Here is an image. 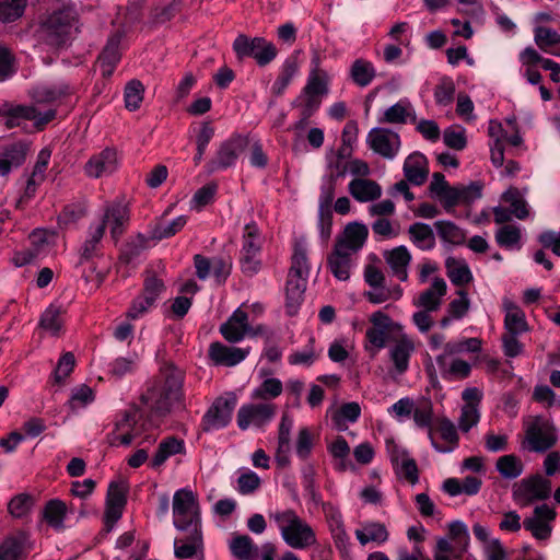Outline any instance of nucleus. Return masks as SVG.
I'll use <instances>...</instances> for the list:
<instances>
[{"instance_id": "4", "label": "nucleus", "mask_w": 560, "mask_h": 560, "mask_svg": "<svg viewBox=\"0 0 560 560\" xmlns=\"http://www.w3.org/2000/svg\"><path fill=\"white\" fill-rule=\"evenodd\" d=\"M524 432L522 446L529 452L544 453L553 447L558 441L555 424L542 416L528 418L524 422Z\"/></svg>"}, {"instance_id": "9", "label": "nucleus", "mask_w": 560, "mask_h": 560, "mask_svg": "<svg viewBox=\"0 0 560 560\" xmlns=\"http://www.w3.org/2000/svg\"><path fill=\"white\" fill-rule=\"evenodd\" d=\"M30 247L16 252L13 256V262L18 267L25 266L36 259L46 256L55 245L56 233L37 229L30 234Z\"/></svg>"}, {"instance_id": "50", "label": "nucleus", "mask_w": 560, "mask_h": 560, "mask_svg": "<svg viewBox=\"0 0 560 560\" xmlns=\"http://www.w3.org/2000/svg\"><path fill=\"white\" fill-rule=\"evenodd\" d=\"M329 453L336 460V468L340 471H345L352 468L353 465L349 460L350 446L345 438L338 436L328 447Z\"/></svg>"}, {"instance_id": "45", "label": "nucleus", "mask_w": 560, "mask_h": 560, "mask_svg": "<svg viewBox=\"0 0 560 560\" xmlns=\"http://www.w3.org/2000/svg\"><path fill=\"white\" fill-rule=\"evenodd\" d=\"M502 200L509 203V209L518 220H525L529 215L526 200L516 187H510L502 194Z\"/></svg>"}, {"instance_id": "51", "label": "nucleus", "mask_w": 560, "mask_h": 560, "mask_svg": "<svg viewBox=\"0 0 560 560\" xmlns=\"http://www.w3.org/2000/svg\"><path fill=\"white\" fill-rule=\"evenodd\" d=\"M67 513L66 504L60 500H50L44 509L43 516L45 521L55 529L63 528V520Z\"/></svg>"}, {"instance_id": "7", "label": "nucleus", "mask_w": 560, "mask_h": 560, "mask_svg": "<svg viewBox=\"0 0 560 560\" xmlns=\"http://www.w3.org/2000/svg\"><path fill=\"white\" fill-rule=\"evenodd\" d=\"M233 50L237 59L254 58L258 66L270 63L278 54L276 46L264 37H249L238 34L233 42Z\"/></svg>"}, {"instance_id": "17", "label": "nucleus", "mask_w": 560, "mask_h": 560, "mask_svg": "<svg viewBox=\"0 0 560 560\" xmlns=\"http://www.w3.org/2000/svg\"><path fill=\"white\" fill-rule=\"evenodd\" d=\"M129 209L122 201H114L107 203L104 208V214L97 223H104V230L106 225H110V235L115 242L124 234L126 225L129 222Z\"/></svg>"}, {"instance_id": "63", "label": "nucleus", "mask_w": 560, "mask_h": 560, "mask_svg": "<svg viewBox=\"0 0 560 560\" xmlns=\"http://www.w3.org/2000/svg\"><path fill=\"white\" fill-rule=\"evenodd\" d=\"M217 190L218 186L214 183L202 186L192 196L190 200V208L200 211L205 206L213 201Z\"/></svg>"}, {"instance_id": "10", "label": "nucleus", "mask_w": 560, "mask_h": 560, "mask_svg": "<svg viewBox=\"0 0 560 560\" xmlns=\"http://www.w3.org/2000/svg\"><path fill=\"white\" fill-rule=\"evenodd\" d=\"M277 407L272 402H249L241 406L236 415V422L241 430L249 427L264 428L275 418Z\"/></svg>"}, {"instance_id": "21", "label": "nucleus", "mask_w": 560, "mask_h": 560, "mask_svg": "<svg viewBox=\"0 0 560 560\" xmlns=\"http://www.w3.org/2000/svg\"><path fill=\"white\" fill-rule=\"evenodd\" d=\"M249 331L248 315L241 308L235 310L230 318L220 326V332L224 339L232 343L244 339Z\"/></svg>"}, {"instance_id": "22", "label": "nucleus", "mask_w": 560, "mask_h": 560, "mask_svg": "<svg viewBox=\"0 0 560 560\" xmlns=\"http://www.w3.org/2000/svg\"><path fill=\"white\" fill-rule=\"evenodd\" d=\"M187 536L175 538L174 555L179 559L203 556V538L201 529L186 530Z\"/></svg>"}, {"instance_id": "3", "label": "nucleus", "mask_w": 560, "mask_h": 560, "mask_svg": "<svg viewBox=\"0 0 560 560\" xmlns=\"http://www.w3.org/2000/svg\"><path fill=\"white\" fill-rule=\"evenodd\" d=\"M284 542L294 549H305L316 544V535L308 523L292 509L270 513Z\"/></svg>"}, {"instance_id": "35", "label": "nucleus", "mask_w": 560, "mask_h": 560, "mask_svg": "<svg viewBox=\"0 0 560 560\" xmlns=\"http://www.w3.org/2000/svg\"><path fill=\"white\" fill-rule=\"evenodd\" d=\"M293 427V419L288 415L283 413L278 430V447L276 459L279 465L287 466L289 464L290 454V436Z\"/></svg>"}, {"instance_id": "52", "label": "nucleus", "mask_w": 560, "mask_h": 560, "mask_svg": "<svg viewBox=\"0 0 560 560\" xmlns=\"http://www.w3.org/2000/svg\"><path fill=\"white\" fill-rule=\"evenodd\" d=\"M62 313L61 306L50 305L40 317V327L52 336H57L63 325Z\"/></svg>"}, {"instance_id": "41", "label": "nucleus", "mask_w": 560, "mask_h": 560, "mask_svg": "<svg viewBox=\"0 0 560 560\" xmlns=\"http://www.w3.org/2000/svg\"><path fill=\"white\" fill-rule=\"evenodd\" d=\"M436 429L440 432L441 438L451 445L447 447L439 445L433 439L432 429H430L429 438L432 446L440 453L452 452L458 445V434L454 423L451 420L443 418L439 421Z\"/></svg>"}, {"instance_id": "5", "label": "nucleus", "mask_w": 560, "mask_h": 560, "mask_svg": "<svg viewBox=\"0 0 560 560\" xmlns=\"http://www.w3.org/2000/svg\"><path fill=\"white\" fill-rule=\"evenodd\" d=\"M173 524L180 532L201 529L199 503L191 490L179 489L174 493Z\"/></svg>"}, {"instance_id": "11", "label": "nucleus", "mask_w": 560, "mask_h": 560, "mask_svg": "<svg viewBox=\"0 0 560 560\" xmlns=\"http://www.w3.org/2000/svg\"><path fill=\"white\" fill-rule=\"evenodd\" d=\"M366 144L380 156L393 160L399 153L401 147L400 136L388 128H372L366 136Z\"/></svg>"}, {"instance_id": "36", "label": "nucleus", "mask_w": 560, "mask_h": 560, "mask_svg": "<svg viewBox=\"0 0 560 560\" xmlns=\"http://www.w3.org/2000/svg\"><path fill=\"white\" fill-rule=\"evenodd\" d=\"M410 242L421 250H431L435 247V235L432 228L422 222H416L408 228Z\"/></svg>"}, {"instance_id": "42", "label": "nucleus", "mask_w": 560, "mask_h": 560, "mask_svg": "<svg viewBox=\"0 0 560 560\" xmlns=\"http://www.w3.org/2000/svg\"><path fill=\"white\" fill-rule=\"evenodd\" d=\"M376 77V70L369 60L355 59L350 67V78L360 88H365L372 83Z\"/></svg>"}, {"instance_id": "64", "label": "nucleus", "mask_w": 560, "mask_h": 560, "mask_svg": "<svg viewBox=\"0 0 560 560\" xmlns=\"http://www.w3.org/2000/svg\"><path fill=\"white\" fill-rule=\"evenodd\" d=\"M94 398L95 397L92 388L88 385H81L72 390L68 404L70 409L74 411L77 409L86 407L94 400Z\"/></svg>"}, {"instance_id": "32", "label": "nucleus", "mask_w": 560, "mask_h": 560, "mask_svg": "<svg viewBox=\"0 0 560 560\" xmlns=\"http://www.w3.org/2000/svg\"><path fill=\"white\" fill-rule=\"evenodd\" d=\"M417 121V115L411 103L408 100H400L396 104L388 107L383 116L378 119L382 124H406L407 120Z\"/></svg>"}, {"instance_id": "48", "label": "nucleus", "mask_w": 560, "mask_h": 560, "mask_svg": "<svg viewBox=\"0 0 560 560\" xmlns=\"http://www.w3.org/2000/svg\"><path fill=\"white\" fill-rule=\"evenodd\" d=\"M283 386L280 380L270 377L266 378L259 386L253 389L250 397L260 402H268L281 395Z\"/></svg>"}, {"instance_id": "55", "label": "nucleus", "mask_w": 560, "mask_h": 560, "mask_svg": "<svg viewBox=\"0 0 560 560\" xmlns=\"http://www.w3.org/2000/svg\"><path fill=\"white\" fill-rule=\"evenodd\" d=\"M442 377L447 380H463L469 376L471 365L460 359H454L451 362H446V366H439Z\"/></svg>"}, {"instance_id": "44", "label": "nucleus", "mask_w": 560, "mask_h": 560, "mask_svg": "<svg viewBox=\"0 0 560 560\" xmlns=\"http://www.w3.org/2000/svg\"><path fill=\"white\" fill-rule=\"evenodd\" d=\"M70 94L69 85L60 83L58 85H40L32 91V98L37 104L52 103Z\"/></svg>"}, {"instance_id": "13", "label": "nucleus", "mask_w": 560, "mask_h": 560, "mask_svg": "<svg viewBox=\"0 0 560 560\" xmlns=\"http://www.w3.org/2000/svg\"><path fill=\"white\" fill-rule=\"evenodd\" d=\"M551 493L550 480L540 475L523 479L514 489V499L522 505L527 506L535 501L549 498Z\"/></svg>"}, {"instance_id": "56", "label": "nucleus", "mask_w": 560, "mask_h": 560, "mask_svg": "<svg viewBox=\"0 0 560 560\" xmlns=\"http://www.w3.org/2000/svg\"><path fill=\"white\" fill-rule=\"evenodd\" d=\"M413 421L419 428L431 429L433 420V407L429 399L419 400L412 411Z\"/></svg>"}, {"instance_id": "20", "label": "nucleus", "mask_w": 560, "mask_h": 560, "mask_svg": "<svg viewBox=\"0 0 560 560\" xmlns=\"http://www.w3.org/2000/svg\"><path fill=\"white\" fill-rule=\"evenodd\" d=\"M368 236L369 229L365 224L351 222L346 225L335 246L341 245L343 250L354 255L363 247Z\"/></svg>"}, {"instance_id": "31", "label": "nucleus", "mask_w": 560, "mask_h": 560, "mask_svg": "<svg viewBox=\"0 0 560 560\" xmlns=\"http://www.w3.org/2000/svg\"><path fill=\"white\" fill-rule=\"evenodd\" d=\"M503 310L505 312L504 328L506 334L521 335L528 330L525 313L515 303L504 299Z\"/></svg>"}, {"instance_id": "19", "label": "nucleus", "mask_w": 560, "mask_h": 560, "mask_svg": "<svg viewBox=\"0 0 560 560\" xmlns=\"http://www.w3.org/2000/svg\"><path fill=\"white\" fill-rule=\"evenodd\" d=\"M250 348L229 347L219 341L209 347V358L215 365L234 366L248 355Z\"/></svg>"}, {"instance_id": "6", "label": "nucleus", "mask_w": 560, "mask_h": 560, "mask_svg": "<svg viewBox=\"0 0 560 560\" xmlns=\"http://www.w3.org/2000/svg\"><path fill=\"white\" fill-rule=\"evenodd\" d=\"M77 12L67 7L54 11L42 25L45 40L54 46H60L69 40L77 31Z\"/></svg>"}, {"instance_id": "60", "label": "nucleus", "mask_w": 560, "mask_h": 560, "mask_svg": "<svg viewBox=\"0 0 560 560\" xmlns=\"http://www.w3.org/2000/svg\"><path fill=\"white\" fill-rule=\"evenodd\" d=\"M434 226L439 236L445 242L460 244L464 240L462 230L451 221H436Z\"/></svg>"}, {"instance_id": "58", "label": "nucleus", "mask_w": 560, "mask_h": 560, "mask_svg": "<svg viewBox=\"0 0 560 560\" xmlns=\"http://www.w3.org/2000/svg\"><path fill=\"white\" fill-rule=\"evenodd\" d=\"M144 88L138 80H131L125 88V105L129 110H136L143 101Z\"/></svg>"}, {"instance_id": "47", "label": "nucleus", "mask_w": 560, "mask_h": 560, "mask_svg": "<svg viewBox=\"0 0 560 560\" xmlns=\"http://www.w3.org/2000/svg\"><path fill=\"white\" fill-rule=\"evenodd\" d=\"M26 539L24 533L7 538L0 545V560H21Z\"/></svg>"}, {"instance_id": "38", "label": "nucleus", "mask_w": 560, "mask_h": 560, "mask_svg": "<svg viewBox=\"0 0 560 560\" xmlns=\"http://www.w3.org/2000/svg\"><path fill=\"white\" fill-rule=\"evenodd\" d=\"M446 275L455 285H464L472 280V273L465 259L447 257L445 260Z\"/></svg>"}, {"instance_id": "43", "label": "nucleus", "mask_w": 560, "mask_h": 560, "mask_svg": "<svg viewBox=\"0 0 560 560\" xmlns=\"http://www.w3.org/2000/svg\"><path fill=\"white\" fill-rule=\"evenodd\" d=\"M495 242L505 249H520L522 247V230L515 224H504L495 232Z\"/></svg>"}, {"instance_id": "37", "label": "nucleus", "mask_w": 560, "mask_h": 560, "mask_svg": "<svg viewBox=\"0 0 560 560\" xmlns=\"http://www.w3.org/2000/svg\"><path fill=\"white\" fill-rule=\"evenodd\" d=\"M534 35L535 43L541 50L560 57V34L556 30L537 26Z\"/></svg>"}, {"instance_id": "2", "label": "nucleus", "mask_w": 560, "mask_h": 560, "mask_svg": "<svg viewBox=\"0 0 560 560\" xmlns=\"http://www.w3.org/2000/svg\"><path fill=\"white\" fill-rule=\"evenodd\" d=\"M308 248L304 237L296 238L293 244L291 266L285 282V313L289 316L298 314L304 300V293L311 271Z\"/></svg>"}, {"instance_id": "27", "label": "nucleus", "mask_w": 560, "mask_h": 560, "mask_svg": "<svg viewBox=\"0 0 560 560\" xmlns=\"http://www.w3.org/2000/svg\"><path fill=\"white\" fill-rule=\"evenodd\" d=\"M352 256L353 254L343 250L341 245L334 247V250L327 258V265L336 279L346 281L350 278Z\"/></svg>"}, {"instance_id": "25", "label": "nucleus", "mask_w": 560, "mask_h": 560, "mask_svg": "<svg viewBox=\"0 0 560 560\" xmlns=\"http://www.w3.org/2000/svg\"><path fill=\"white\" fill-rule=\"evenodd\" d=\"M447 284L443 278L436 277L433 279L430 288L422 291L415 305L422 307L427 311L435 312L442 304V298L446 294Z\"/></svg>"}, {"instance_id": "59", "label": "nucleus", "mask_w": 560, "mask_h": 560, "mask_svg": "<svg viewBox=\"0 0 560 560\" xmlns=\"http://www.w3.org/2000/svg\"><path fill=\"white\" fill-rule=\"evenodd\" d=\"M261 237L255 222L247 223L244 228L242 252L260 253Z\"/></svg>"}, {"instance_id": "16", "label": "nucleus", "mask_w": 560, "mask_h": 560, "mask_svg": "<svg viewBox=\"0 0 560 560\" xmlns=\"http://www.w3.org/2000/svg\"><path fill=\"white\" fill-rule=\"evenodd\" d=\"M416 351V345L411 337L401 334L388 348V358L393 363L392 374L404 375L409 369L410 358Z\"/></svg>"}, {"instance_id": "23", "label": "nucleus", "mask_w": 560, "mask_h": 560, "mask_svg": "<svg viewBox=\"0 0 560 560\" xmlns=\"http://www.w3.org/2000/svg\"><path fill=\"white\" fill-rule=\"evenodd\" d=\"M122 39V33L116 31L112 34L104 47L102 54L98 57V65L104 77H109L114 72L116 65L120 60L119 46Z\"/></svg>"}, {"instance_id": "28", "label": "nucleus", "mask_w": 560, "mask_h": 560, "mask_svg": "<svg viewBox=\"0 0 560 560\" xmlns=\"http://www.w3.org/2000/svg\"><path fill=\"white\" fill-rule=\"evenodd\" d=\"M404 174L406 179L417 186L422 185L429 175L428 161L421 153L410 154L404 163Z\"/></svg>"}, {"instance_id": "1", "label": "nucleus", "mask_w": 560, "mask_h": 560, "mask_svg": "<svg viewBox=\"0 0 560 560\" xmlns=\"http://www.w3.org/2000/svg\"><path fill=\"white\" fill-rule=\"evenodd\" d=\"M185 373L173 362H163L159 373L148 382L147 390L141 395L142 410L164 417L183 406V385Z\"/></svg>"}, {"instance_id": "30", "label": "nucleus", "mask_w": 560, "mask_h": 560, "mask_svg": "<svg viewBox=\"0 0 560 560\" xmlns=\"http://www.w3.org/2000/svg\"><path fill=\"white\" fill-rule=\"evenodd\" d=\"M346 175V167L338 170L336 174L324 177L318 199V215H331V205L335 198L336 182Z\"/></svg>"}, {"instance_id": "46", "label": "nucleus", "mask_w": 560, "mask_h": 560, "mask_svg": "<svg viewBox=\"0 0 560 560\" xmlns=\"http://www.w3.org/2000/svg\"><path fill=\"white\" fill-rule=\"evenodd\" d=\"M495 468L501 477L512 480L523 474L524 464L515 454H508L497 459Z\"/></svg>"}, {"instance_id": "34", "label": "nucleus", "mask_w": 560, "mask_h": 560, "mask_svg": "<svg viewBox=\"0 0 560 560\" xmlns=\"http://www.w3.org/2000/svg\"><path fill=\"white\" fill-rule=\"evenodd\" d=\"M384 258L392 269L394 276L400 281L408 278L407 267L411 260L410 253L406 246H398L384 253Z\"/></svg>"}, {"instance_id": "62", "label": "nucleus", "mask_w": 560, "mask_h": 560, "mask_svg": "<svg viewBox=\"0 0 560 560\" xmlns=\"http://www.w3.org/2000/svg\"><path fill=\"white\" fill-rule=\"evenodd\" d=\"M27 0H3L0 3V18L4 22H12L22 16Z\"/></svg>"}, {"instance_id": "18", "label": "nucleus", "mask_w": 560, "mask_h": 560, "mask_svg": "<svg viewBox=\"0 0 560 560\" xmlns=\"http://www.w3.org/2000/svg\"><path fill=\"white\" fill-rule=\"evenodd\" d=\"M118 167L117 151L106 148L98 154L93 155L84 166V172L89 177L100 178L113 174Z\"/></svg>"}, {"instance_id": "29", "label": "nucleus", "mask_w": 560, "mask_h": 560, "mask_svg": "<svg viewBox=\"0 0 560 560\" xmlns=\"http://www.w3.org/2000/svg\"><path fill=\"white\" fill-rule=\"evenodd\" d=\"M185 453V442L176 436H166L158 445L150 466L153 469L161 467L171 456Z\"/></svg>"}, {"instance_id": "49", "label": "nucleus", "mask_w": 560, "mask_h": 560, "mask_svg": "<svg viewBox=\"0 0 560 560\" xmlns=\"http://www.w3.org/2000/svg\"><path fill=\"white\" fill-rule=\"evenodd\" d=\"M232 555L240 560H249L258 551L257 546L248 535H237L230 541Z\"/></svg>"}, {"instance_id": "33", "label": "nucleus", "mask_w": 560, "mask_h": 560, "mask_svg": "<svg viewBox=\"0 0 560 560\" xmlns=\"http://www.w3.org/2000/svg\"><path fill=\"white\" fill-rule=\"evenodd\" d=\"M350 195L360 202L378 199L382 195L381 186L371 179L354 178L349 183Z\"/></svg>"}, {"instance_id": "57", "label": "nucleus", "mask_w": 560, "mask_h": 560, "mask_svg": "<svg viewBox=\"0 0 560 560\" xmlns=\"http://www.w3.org/2000/svg\"><path fill=\"white\" fill-rule=\"evenodd\" d=\"M165 291V284L162 279H159L156 275L147 270L144 272L143 290L142 294L145 298H150L151 302L155 304L159 296Z\"/></svg>"}, {"instance_id": "26", "label": "nucleus", "mask_w": 560, "mask_h": 560, "mask_svg": "<svg viewBox=\"0 0 560 560\" xmlns=\"http://www.w3.org/2000/svg\"><path fill=\"white\" fill-rule=\"evenodd\" d=\"M104 235V223L95 222L89 225L86 238L80 248L81 262L88 261L100 255Z\"/></svg>"}, {"instance_id": "14", "label": "nucleus", "mask_w": 560, "mask_h": 560, "mask_svg": "<svg viewBox=\"0 0 560 560\" xmlns=\"http://www.w3.org/2000/svg\"><path fill=\"white\" fill-rule=\"evenodd\" d=\"M235 406V396H231L230 398H217L202 418L201 425L203 431L209 432L226 427L232 419Z\"/></svg>"}, {"instance_id": "53", "label": "nucleus", "mask_w": 560, "mask_h": 560, "mask_svg": "<svg viewBox=\"0 0 560 560\" xmlns=\"http://www.w3.org/2000/svg\"><path fill=\"white\" fill-rule=\"evenodd\" d=\"M455 83L450 77H442L434 89V100L439 106H448L455 96Z\"/></svg>"}, {"instance_id": "54", "label": "nucleus", "mask_w": 560, "mask_h": 560, "mask_svg": "<svg viewBox=\"0 0 560 560\" xmlns=\"http://www.w3.org/2000/svg\"><path fill=\"white\" fill-rule=\"evenodd\" d=\"M329 82L330 77L328 73L308 74L302 91L323 98L329 92Z\"/></svg>"}, {"instance_id": "39", "label": "nucleus", "mask_w": 560, "mask_h": 560, "mask_svg": "<svg viewBox=\"0 0 560 560\" xmlns=\"http://www.w3.org/2000/svg\"><path fill=\"white\" fill-rule=\"evenodd\" d=\"M386 526L378 522H366L362 524V528L355 530V537L362 546L374 541L383 544L388 539Z\"/></svg>"}, {"instance_id": "40", "label": "nucleus", "mask_w": 560, "mask_h": 560, "mask_svg": "<svg viewBox=\"0 0 560 560\" xmlns=\"http://www.w3.org/2000/svg\"><path fill=\"white\" fill-rule=\"evenodd\" d=\"M299 72V62L295 57H290L284 60L281 66L279 75L271 86L272 94L280 96L284 93L289 84Z\"/></svg>"}, {"instance_id": "24", "label": "nucleus", "mask_w": 560, "mask_h": 560, "mask_svg": "<svg viewBox=\"0 0 560 560\" xmlns=\"http://www.w3.org/2000/svg\"><path fill=\"white\" fill-rule=\"evenodd\" d=\"M480 196L481 187L477 183H471L467 187L448 186L436 197L443 201L445 209H450L459 202H469L475 198H479Z\"/></svg>"}, {"instance_id": "15", "label": "nucleus", "mask_w": 560, "mask_h": 560, "mask_svg": "<svg viewBox=\"0 0 560 560\" xmlns=\"http://www.w3.org/2000/svg\"><path fill=\"white\" fill-rule=\"evenodd\" d=\"M246 143L247 140L242 136H234L222 142L215 156L207 164L208 173H214L233 166Z\"/></svg>"}, {"instance_id": "8", "label": "nucleus", "mask_w": 560, "mask_h": 560, "mask_svg": "<svg viewBox=\"0 0 560 560\" xmlns=\"http://www.w3.org/2000/svg\"><path fill=\"white\" fill-rule=\"evenodd\" d=\"M371 326L365 331V350L374 357L380 350L384 349L388 341L390 331L400 330V324L395 323L382 311H376L370 316Z\"/></svg>"}, {"instance_id": "12", "label": "nucleus", "mask_w": 560, "mask_h": 560, "mask_svg": "<svg viewBox=\"0 0 560 560\" xmlns=\"http://www.w3.org/2000/svg\"><path fill=\"white\" fill-rule=\"evenodd\" d=\"M1 115H5L8 117L7 124L10 127L18 126L20 124V119H25L33 120L34 126L39 130L56 117L55 109H48L44 113H40L33 105H11L4 103L1 107Z\"/></svg>"}, {"instance_id": "61", "label": "nucleus", "mask_w": 560, "mask_h": 560, "mask_svg": "<svg viewBox=\"0 0 560 560\" xmlns=\"http://www.w3.org/2000/svg\"><path fill=\"white\" fill-rule=\"evenodd\" d=\"M322 97L301 91L292 106L301 108V116L312 117L320 107Z\"/></svg>"}]
</instances>
